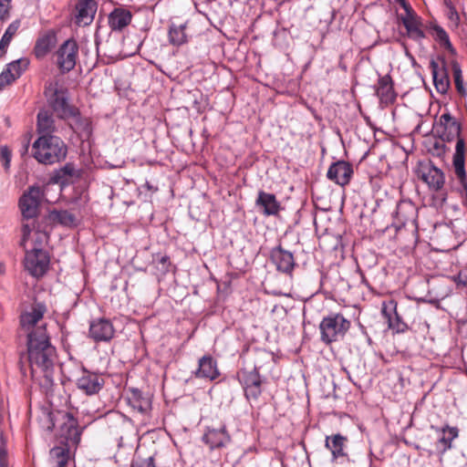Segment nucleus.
<instances>
[{"label": "nucleus", "mask_w": 467, "mask_h": 467, "mask_svg": "<svg viewBox=\"0 0 467 467\" xmlns=\"http://www.w3.org/2000/svg\"><path fill=\"white\" fill-rule=\"evenodd\" d=\"M400 5H402V3L406 2V0H396Z\"/></svg>", "instance_id": "55"}, {"label": "nucleus", "mask_w": 467, "mask_h": 467, "mask_svg": "<svg viewBox=\"0 0 467 467\" xmlns=\"http://www.w3.org/2000/svg\"><path fill=\"white\" fill-rule=\"evenodd\" d=\"M57 428V440L61 445L77 448L81 439V431L77 419L70 412H58L54 422Z\"/></svg>", "instance_id": "3"}, {"label": "nucleus", "mask_w": 467, "mask_h": 467, "mask_svg": "<svg viewBox=\"0 0 467 467\" xmlns=\"http://www.w3.org/2000/svg\"><path fill=\"white\" fill-rule=\"evenodd\" d=\"M416 174L418 178L422 180L431 189L434 191L441 189L445 182L443 172L441 170L434 166L431 161L419 162Z\"/></svg>", "instance_id": "9"}, {"label": "nucleus", "mask_w": 467, "mask_h": 467, "mask_svg": "<svg viewBox=\"0 0 467 467\" xmlns=\"http://www.w3.org/2000/svg\"><path fill=\"white\" fill-rule=\"evenodd\" d=\"M132 19L130 11L125 8H114L109 15L108 23L112 31H121L129 26Z\"/></svg>", "instance_id": "29"}, {"label": "nucleus", "mask_w": 467, "mask_h": 467, "mask_svg": "<svg viewBox=\"0 0 467 467\" xmlns=\"http://www.w3.org/2000/svg\"><path fill=\"white\" fill-rule=\"evenodd\" d=\"M63 175L73 177L76 174V170L74 165L71 163H67L60 171Z\"/></svg>", "instance_id": "46"}, {"label": "nucleus", "mask_w": 467, "mask_h": 467, "mask_svg": "<svg viewBox=\"0 0 467 467\" xmlns=\"http://www.w3.org/2000/svg\"><path fill=\"white\" fill-rule=\"evenodd\" d=\"M350 321L339 313L323 317L319 324L321 341L329 345L342 339L350 328Z\"/></svg>", "instance_id": "4"}, {"label": "nucleus", "mask_w": 467, "mask_h": 467, "mask_svg": "<svg viewBox=\"0 0 467 467\" xmlns=\"http://www.w3.org/2000/svg\"><path fill=\"white\" fill-rule=\"evenodd\" d=\"M43 198V191L39 186H31L25 192L19 201V207L24 219H34L39 209L40 202Z\"/></svg>", "instance_id": "8"}, {"label": "nucleus", "mask_w": 467, "mask_h": 467, "mask_svg": "<svg viewBox=\"0 0 467 467\" xmlns=\"http://www.w3.org/2000/svg\"><path fill=\"white\" fill-rule=\"evenodd\" d=\"M6 46L0 42V57L4 56L6 52Z\"/></svg>", "instance_id": "49"}, {"label": "nucleus", "mask_w": 467, "mask_h": 467, "mask_svg": "<svg viewBox=\"0 0 467 467\" xmlns=\"http://www.w3.org/2000/svg\"><path fill=\"white\" fill-rule=\"evenodd\" d=\"M433 37L440 44L441 47L447 49L451 54L455 53V49L453 48L449 35L447 32L440 26H435L432 28Z\"/></svg>", "instance_id": "37"}, {"label": "nucleus", "mask_w": 467, "mask_h": 467, "mask_svg": "<svg viewBox=\"0 0 467 467\" xmlns=\"http://www.w3.org/2000/svg\"><path fill=\"white\" fill-rule=\"evenodd\" d=\"M67 153V145L58 136H39L32 145V156L46 165L63 161Z\"/></svg>", "instance_id": "2"}, {"label": "nucleus", "mask_w": 467, "mask_h": 467, "mask_svg": "<svg viewBox=\"0 0 467 467\" xmlns=\"http://www.w3.org/2000/svg\"><path fill=\"white\" fill-rule=\"evenodd\" d=\"M71 130L78 135L81 140H88L92 135L93 128L90 118L82 116L77 108L76 112L70 115L69 119H66Z\"/></svg>", "instance_id": "15"}, {"label": "nucleus", "mask_w": 467, "mask_h": 467, "mask_svg": "<svg viewBox=\"0 0 467 467\" xmlns=\"http://www.w3.org/2000/svg\"><path fill=\"white\" fill-rule=\"evenodd\" d=\"M75 449L65 445L56 446L51 449L50 456L57 461V467H65L69 460L71 450Z\"/></svg>", "instance_id": "35"}, {"label": "nucleus", "mask_w": 467, "mask_h": 467, "mask_svg": "<svg viewBox=\"0 0 467 467\" xmlns=\"http://www.w3.org/2000/svg\"><path fill=\"white\" fill-rule=\"evenodd\" d=\"M22 239L20 245L25 250L29 248H42L48 241V234L46 231H42L39 228H36L35 223L32 225L29 223H24L22 227Z\"/></svg>", "instance_id": "10"}, {"label": "nucleus", "mask_w": 467, "mask_h": 467, "mask_svg": "<svg viewBox=\"0 0 467 467\" xmlns=\"http://www.w3.org/2000/svg\"><path fill=\"white\" fill-rule=\"evenodd\" d=\"M103 379L97 374L83 370L82 376L77 379L78 389L87 395L98 393L103 386Z\"/></svg>", "instance_id": "24"}, {"label": "nucleus", "mask_w": 467, "mask_h": 467, "mask_svg": "<svg viewBox=\"0 0 467 467\" xmlns=\"http://www.w3.org/2000/svg\"><path fill=\"white\" fill-rule=\"evenodd\" d=\"M434 130L440 139L451 141L460 136L461 125L450 112H444L434 126Z\"/></svg>", "instance_id": "13"}, {"label": "nucleus", "mask_w": 467, "mask_h": 467, "mask_svg": "<svg viewBox=\"0 0 467 467\" xmlns=\"http://www.w3.org/2000/svg\"><path fill=\"white\" fill-rule=\"evenodd\" d=\"M414 206L410 202H400L396 206L394 216L400 224H405L413 217Z\"/></svg>", "instance_id": "34"}, {"label": "nucleus", "mask_w": 467, "mask_h": 467, "mask_svg": "<svg viewBox=\"0 0 467 467\" xmlns=\"http://www.w3.org/2000/svg\"><path fill=\"white\" fill-rule=\"evenodd\" d=\"M445 140H434L433 142L431 143V146L429 148V151L437 157H441L446 152V145L444 144Z\"/></svg>", "instance_id": "41"}, {"label": "nucleus", "mask_w": 467, "mask_h": 467, "mask_svg": "<svg viewBox=\"0 0 467 467\" xmlns=\"http://www.w3.org/2000/svg\"><path fill=\"white\" fill-rule=\"evenodd\" d=\"M401 6L406 12L405 16H416L415 12L413 11V9L407 1L402 3Z\"/></svg>", "instance_id": "47"}, {"label": "nucleus", "mask_w": 467, "mask_h": 467, "mask_svg": "<svg viewBox=\"0 0 467 467\" xmlns=\"http://www.w3.org/2000/svg\"><path fill=\"white\" fill-rule=\"evenodd\" d=\"M48 105L53 109L57 118L61 119H69L73 112H76L77 107L68 103L67 91L57 81L50 82L45 88Z\"/></svg>", "instance_id": "5"}, {"label": "nucleus", "mask_w": 467, "mask_h": 467, "mask_svg": "<svg viewBox=\"0 0 467 467\" xmlns=\"http://www.w3.org/2000/svg\"><path fill=\"white\" fill-rule=\"evenodd\" d=\"M451 69L453 73L455 88L461 96L465 97L467 95V90L463 86L462 68L457 61L451 62Z\"/></svg>", "instance_id": "38"}, {"label": "nucleus", "mask_w": 467, "mask_h": 467, "mask_svg": "<svg viewBox=\"0 0 467 467\" xmlns=\"http://www.w3.org/2000/svg\"><path fill=\"white\" fill-rule=\"evenodd\" d=\"M49 217L52 221L65 226H74L77 222L76 216L67 210L53 211L50 213Z\"/></svg>", "instance_id": "36"}, {"label": "nucleus", "mask_w": 467, "mask_h": 467, "mask_svg": "<svg viewBox=\"0 0 467 467\" xmlns=\"http://www.w3.org/2000/svg\"><path fill=\"white\" fill-rule=\"evenodd\" d=\"M255 204L263 210V213L266 216L276 215L281 209L275 195L264 191L258 192Z\"/></svg>", "instance_id": "28"}, {"label": "nucleus", "mask_w": 467, "mask_h": 467, "mask_svg": "<svg viewBox=\"0 0 467 467\" xmlns=\"http://www.w3.org/2000/svg\"><path fill=\"white\" fill-rule=\"evenodd\" d=\"M57 37L53 31L41 35L36 41L34 54L37 58L46 57L56 45Z\"/></svg>", "instance_id": "31"}, {"label": "nucleus", "mask_w": 467, "mask_h": 467, "mask_svg": "<svg viewBox=\"0 0 467 467\" xmlns=\"http://www.w3.org/2000/svg\"><path fill=\"white\" fill-rule=\"evenodd\" d=\"M36 131L40 136H55L57 127L52 112L47 109L39 110L36 117Z\"/></svg>", "instance_id": "27"}, {"label": "nucleus", "mask_w": 467, "mask_h": 467, "mask_svg": "<svg viewBox=\"0 0 467 467\" xmlns=\"http://www.w3.org/2000/svg\"><path fill=\"white\" fill-rule=\"evenodd\" d=\"M50 258L42 248L26 250L25 267L35 277L43 276L48 270Z\"/></svg>", "instance_id": "6"}, {"label": "nucleus", "mask_w": 467, "mask_h": 467, "mask_svg": "<svg viewBox=\"0 0 467 467\" xmlns=\"http://www.w3.org/2000/svg\"><path fill=\"white\" fill-rule=\"evenodd\" d=\"M78 46L74 39L66 40L56 52L57 65L62 73L71 71L77 63Z\"/></svg>", "instance_id": "7"}, {"label": "nucleus", "mask_w": 467, "mask_h": 467, "mask_svg": "<svg viewBox=\"0 0 467 467\" xmlns=\"http://www.w3.org/2000/svg\"><path fill=\"white\" fill-rule=\"evenodd\" d=\"M187 24H171L169 29V41L171 45L180 47L188 42V36L185 32Z\"/></svg>", "instance_id": "33"}, {"label": "nucleus", "mask_w": 467, "mask_h": 467, "mask_svg": "<svg viewBox=\"0 0 467 467\" xmlns=\"http://www.w3.org/2000/svg\"><path fill=\"white\" fill-rule=\"evenodd\" d=\"M382 315L387 319L389 327L397 333L404 332L407 325L397 313V302L389 300L382 304Z\"/></svg>", "instance_id": "22"}, {"label": "nucleus", "mask_w": 467, "mask_h": 467, "mask_svg": "<svg viewBox=\"0 0 467 467\" xmlns=\"http://www.w3.org/2000/svg\"><path fill=\"white\" fill-rule=\"evenodd\" d=\"M29 60L26 57L18 58L9 64L0 74V89L10 85L27 68Z\"/></svg>", "instance_id": "16"}, {"label": "nucleus", "mask_w": 467, "mask_h": 467, "mask_svg": "<svg viewBox=\"0 0 467 467\" xmlns=\"http://www.w3.org/2000/svg\"><path fill=\"white\" fill-rule=\"evenodd\" d=\"M88 334L95 342H109L115 335V328L109 319L99 317L90 322Z\"/></svg>", "instance_id": "14"}, {"label": "nucleus", "mask_w": 467, "mask_h": 467, "mask_svg": "<svg viewBox=\"0 0 467 467\" xmlns=\"http://www.w3.org/2000/svg\"><path fill=\"white\" fill-rule=\"evenodd\" d=\"M47 308L44 304L36 303L34 304L29 311H26L20 316V326L27 335L39 326L37 323L43 319L44 314Z\"/></svg>", "instance_id": "18"}, {"label": "nucleus", "mask_w": 467, "mask_h": 467, "mask_svg": "<svg viewBox=\"0 0 467 467\" xmlns=\"http://www.w3.org/2000/svg\"><path fill=\"white\" fill-rule=\"evenodd\" d=\"M12 158V152L7 146H2L0 148V161L3 162V166L5 171L10 167Z\"/></svg>", "instance_id": "42"}, {"label": "nucleus", "mask_w": 467, "mask_h": 467, "mask_svg": "<svg viewBox=\"0 0 467 467\" xmlns=\"http://www.w3.org/2000/svg\"><path fill=\"white\" fill-rule=\"evenodd\" d=\"M160 263H161L163 265H166L169 263V257L161 256V258L160 259Z\"/></svg>", "instance_id": "50"}, {"label": "nucleus", "mask_w": 467, "mask_h": 467, "mask_svg": "<svg viewBox=\"0 0 467 467\" xmlns=\"http://www.w3.org/2000/svg\"><path fill=\"white\" fill-rule=\"evenodd\" d=\"M20 26V22L18 20H16L12 22L6 28L5 32L4 33L0 42L6 46V47L9 46L13 36L16 34L18 28Z\"/></svg>", "instance_id": "40"}, {"label": "nucleus", "mask_w": 467, "mask_h": 467, "mask_svg": "<svg viewBox=\"0 0 467 467\" xmlns=\"http://www.w3.org/2000/svg\"><path fill=\"white\" fill-rule=\"evenodd\" d=\"M347 441V437L339 433L326 437L325 447L331 451L333 462H337L339 458H348V454L345 451Z\"/></svg>", "instance_id": "26"}, {"label": "nucleus", "mask_w": 467, "mask_h": 467, "mask_svg": "<svg viewBox=\"0 0 467 467\" xmlns=\"http://www.w3.org/2000/svg\"><path fill=\"white\" fill-rule=\"evenodd\" d=\"M375 93L381 104L389 105L394 103L397 93L394 90L392 78L389 75L381 76L375 85Z\"/></svg>", "instance_id": "20"}, {"label": "nucleus", "mask_w": 467, "mask_h": 467, "mask_svg": "<svg viewBox=\"0 0 467 467\" xmlns=\"http://www.w3.org/2000/svg\"><path fill=\"white\" fill-rule=\"evenodd\" d=\"M130 467H156L154 464L153 457H149L147 459H139L132 462Z\"/></svg>", "instance_id": "44"}, {"label": "nucleus", "mask_w": 467, "mask_h": 467, "mask_svg": "<svg viewBox=\"0 0 467 467\" xmlns=\"http://www.w3.org/2000/svg\"><path fill=\"white\" fill-rule=\"evenodd\" d=\"M97 12L94 0H79L76 5L75 23L78 26H86L92 23Z\"/></svg>", "instance_id": "19"}, {"label": "nucleus", "mask_w": 467, "mask_h": 467, "mask_svg": "<svg viewBox=\"0 0 467 467\" xmlns=\"http://www.w3.org/2000/svg\"><path fill=\"white\" fill-rule=\"evenodd\" d=\"M444 5L448 8V10L451 8V6H454L451 0H444Z\"/></svg>", "instance_id": "51"}, {"label": "nucleus", "mask_w": 467, "mask_h": 467, "mask_svg": "<svg viewBox=\"0 0 467 467\" xmlns=\"http://www.w3.org/2000/svg\"><path fill=\"white\" fill-rule=\"evenodd\" d=\"M401 22L405 26L409 37L414 40H421L425 37V34L420 28V21L418 16H402Z\"/></svg>", "instance_id": "32"}, {"label": "nucleus", "mask_w": 467, "mask_h": 467, "mask_svg": "<svg viewBox=\"0 0 467 467\" xmlns=\"http://www.w3.org/2000/svg\"><path fill=\"white\" fill-rule=\"evenodd\" d=\"M458 436V431L456 428H448L443 430L442 436L439 439V443L441 445L443 451L451 448V441Z\"/></svg>", "instance_id": "39"}, {"label": "nucleus", "mask_w": 467, "mask_h": 467, "mask_svg": "<svg viewBox=\"0 0 467 467\" xmlns=\"http://www.w3.org/2000/svg\"><path fill=\"white\" fill-rule=\"evenodd\" d=\"M264 379H262L258 368H254L251 371H243L241 384L247 400H257L262 394V385Z\"/></svg>", "instance_id": "11"}, {"label": "nucleus", "mask_w": 467, "mask_h": 467, "mask_svg": "<svg viewBox=\"0 0 467 467\" xmlns=\"http://www.w3.org/2000/svg\"><path fill=\"white\" fill-rule=\"evenodd\" d=\"M11 0H0V20L5 21L9 17Z\"/></svg>", "instance_id": "43"}, {"label": "nucleus", "mask_w": 467, "mask_h": 467, "mask_svg": "<svg viewBox=\"0 0 467 467\" xmlns=\"http://www.w3.org/2000/svg\"><path fill=\"white\" fill-rule=\"evenodd\" d=\"M271 260L279 272L291 274L295 267V259L292 253L278 245L271 250Z\"/></svg>", "instance_id": "21"}, {"label": "nucleus", "mask_w": 467, "mask_h": 467, "mask_svg": "<svg viewBox=\"0 0 467 467\" xmlns=\"http://www.w3.org/2000/svg\"><path fill=\"white\" fill-rule=\"evenodd\" d=\"M145 186L147 187L148 190H151L152 189V186L148 182L145 183Z\"/></svg>", "instance_id": "54"}, {"label": "nucleus", "mask_w": 467, "mask_h": 467, "mask_svg": "<svg viewBox=\"0 0 467 467\" xmlns=\"http://www.w3.org/2000/svg\"><path fill=\"white\" fill-rule=\"evenodd\" d=\"M352 174L351 164L345 161H338L329 166L327 176L337 184L345 186L349 183Z\"/></svg>", "instance_id": "17"}, {"label": "nucleus", "mask_w": 467, "mask_h": 467, "mask_svg": "<svg viewBox=\"0 0 467 467\" xmlns=\"http://www.w3.org/2000/svg\"><path fill=\"white\" fill-rule=\"evenodd\" d=\"M448 16L451 20L459 19V15L454 6H451V8L448 10Z\"/></svg>", "instance_id": "48"}, {"label": "nucleus", "mask_w": 467, "mask_h": 467, "mask_svg": "<svg viewBox=\"0 0 467 467\" xmlns=\"http://www.w3.org/2000/svg\"><path fill=\"white\" fill-rule=\"evenodd\" d=\"M0 467H8L7 452L3 444H0Z\"/></svg>", "instance_id": "45"}, {"label": "nucleus", "mask_w": 467, "mask_h": 467, "mask_svg": "<svg viewBox=\"0 0 467 467\" xmlns=\"http://www.w3.org/2000/svg\"><path fill=\"white\" fill-rule=\"evenodd\" d=\"M430 67L431 69L433 84L438 92L445 94L450 87V79L446 68L445 61L442 59L440 65L435 60H431Z\"/></svg>", "instance_id": "23"}, {"label": "nucleus", "mask_w": 467, "mask_h": 467, "mask_svg": "<svg viewBox=\"0 0 467 467\" xmlns=\"http://www.w3.org/2000/svg\"><path fill=\"white\" fill-rule=\"evenodd\" d=\"M140 46V43L138 42V44L134 47V53H136L138 51Z\"/></svg>", "instance_id": "53"}, {"label": "nucleus", "mask_w": 467, "mask_h": 467, "mask_svg": "<svg viewBox=\"0 0 467 467\" xmlns=\"http://www.w3.org/2000/svg\"><path fill=\"white\" fill-rule=\"evenodd\" d=\"M457 138L455 145V152L453 155V167L457 178L462 183L466 179V172L464 169V154H465V142L463 139Z\"/></svg>", "instance_id": "30"}, {"label": "nucleus", "mask_w": 467, "mask_h": 467, "mask_svg": "<svg viewBox=\"0 0 467 467\" xmlns=\"http://www.w3.org/2000/svg\"><path fill=\"white\" fill-rule=\"evenodd\" d=\"M202 441L209 446L210 450L213 451L228 446L232 441V438L226 426L222 425L219 428L207 427Z\"/></svg>", "instance_id": "12"}, {"label": "nucleus", "mask_w": 467, "mask_h": 467, "mask_svg": "<svg viewBox=\"0 0 467 467\" xmlns=\"http://www.w3.org/2000/svg\"><path fill=\"white\" fill-rule=\"evenodd\" d=\"M220 375L216 360L211 356H203L199 359L198 368L195 371V377L209 380H214Z\"/></svg>", "instance_id": "25"}, {"label": "nucleus", "mask_w": 467, "mask_h": 467, "mask_svg": "<svg viewBox=\"0 0 467 467\" xmlns=\"http://www.w3.org/2000/svg\"><path fill=\"white\" fill-rule=\"evenodd\" d=\"M28 147H29V140H27L24 148H25V151H27L28 150Z\"/></svg>", "instance_id": "52"}, {"label": "nucleus", "mask_w": 467, "mask_h": 467, "mask_svg": "<svg viewBox=\"0 0 467 467\" xmlns=\"http://www.w3.org/2000/svg\"><path fill=\"white\" fill-rule=\"evenodd\" d=\"M27 355L32 373L42 372L47 381L50 382L57 360V350L50 342V337L45 325H40L29 332Z\"/></svg>", "instance_id": "1"}]
</instances>
